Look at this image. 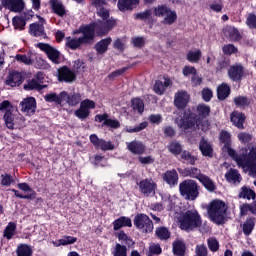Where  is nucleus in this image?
I'll return each instance as SVG.
<instances>
[{"mask_svg": "<svg viewBox=\"0 0 256 256\" xmlns=\"http://www.w3.org/2000/svg\"><path fill=\"white\" fill-rule=\"evenodd\" d=\"M211 115V107L205 103H200L196 106V113L187 110L183 113L182 118L179 120L178 127L182 131H189V129H195V127H201L202 131H205L204 119H207Z\"/></svg>", "mask_w": 256, "mask_h": 256, "instance_id": "f257e3e1", "label": "nucleus"}, {"mask_svg": "<svg viewBox=\"0 0 256 256\" xmlns=\"http://www.w3.org/2000/svg\"><path fill=\"white\" fill-rule=\"evenodd\" d=\"M227 154L231 157L238 167L247 169L252 175H256V144H249L240 150V154L231 148V145L224 146Z\"/></svg>", "mask_w": 256, "mask_h": 256, "instance_id": "f03ea898", "label": "nucleus"}, {"mask_svg": "<svg viewBox=\"0 0 256 256\" xmlns=\"http://www.w3.org/2000/svg\"><path fill=\"white\" fill-rule=\"evenodd\" d=\"M97 27L96 23H90L82 25L74 33H81L82 36L78 38H73L71 36L66 37L65 46L71 51H77L81 49V45H93L95 43V28Z\"/></svg>", "mask_w": 256, "mask_h": 256, "instance_id": "7ed1b4c3", "label": "nucleus"}, {"mask_svg": "<svg viewBox=\"0 0 256 256\" xmlns=\"http://www.w3.org/2000/svg\"><path fill=\"white\" fill-rule=\"evenodd\" d=\"M97 15L101 17L102 20L92 22L96 24L95 35H97V37H105V35H109V32L117 25V20L113 17L109 18L110 14L107 8L99 9Z\"/></svg>", "mask_w": 256, "mask_h": 256, "instance_id": "20e7f679", "label": "nucleus"}, {"mask_svg": "<svg viewBox=\"0 0 256 256\" xmlns=\"http://www.w3.org/2000/svg\"><path fill=\"white\" fill-rule=\"evenodd\" d=\"M229 207L222 200H213L210 202L207 213L210 221L216 225H224L227 219V210Z\"/></svg>", "mask_w": 256, "mask_h": 256, "instance_id": "39448f33", "label": "nucleus"}, {"mask_svg": "<svg viewBox=\"0 0 256 256\" xmlns=\"http://www.w3.org/2000/svg\"><path fill=\"white\" fill-rule=\"evenodd\" d=\"M0 111L4 113L3 120L7 129L13 130L18 125H21L23 116L13 113V104L9 100H4L0 103Z\"/></svg>", "mask_w": 256, "mask_h": 256, "instance_id": "423d86ee", "label": "nucleus"}, {"mask_svg": "<svg viewBox=\"0 0 256 256\" xmlns=\"http://www.w3.org/2000/svg\"><path fill=\"white\" fill-rule=\"evenodd\" d=\"M179 223L182 231H193L203 225V220L201 219L199 212L192 209L182 213Z\"/></svg>", "mask_w": 256, "mask_h": 256, "instance_id": "0eeeda50", "label": "nucleus"}, {"mask_svg": "<svg viewBox=\"0 0 256 256\" xmlns=\"http://www.w3.org/2000/svg\"><path fill=\"white\" fill-rule=\"evenodd\" d=\"M153 13L155 17L162 18V25H175L177 23V11L171 9L167 4H160L153 8Z\"/></svg>", "mask_w": 256, "mask_h": 256, "instance_id": "6e6552de", "label": "nucleus"}, {"mask_svg": "<svg viewBox=\"0 0 256 256\" xmlns=\"http://www.w3.org/2000/svg\"><path fill=\"white\" fill-rule=\"evenodd\" d=\"M199 184L193 179H186L179 184V193L186 201H195L199 197Z\"/></svg>", "mask_w": 256, "mask_h": 256, "instance_id": "1a4fd4ad", "label": "nucleus"}, {"mask_svg": "<svg viewBox=\"0 0 256 256\" xmlns=\"http://www.w3.org/2000/svg\"><path fill=\"white\" fill-rule=\"evenodd\" d=\"M134 227L143 233H153V220L147 214L139 213L133 219Z\"/></svg>", "mask_w": 256, "mask_h": 256, "instance_id": "9d476101", "label": "nucleus"}, {"mask_svg": "<svg viewBox=\"0 0 256 256\" xmlns=\"http://www.w3.org/2000/svg\"><path fill=\"white\" fill-rule=\"evenodd\" d=\"M139 192L143 197H154L157 193V182L152 178H145L137 183Z\"/></svg>", "mask_w": 256, "mask_h": 256, "instance_id": "9b49d317", "label": "nucleus"}, {"mask_svg": "<svg viewBox=\"0 0 256 256\" xmlns=\"http://www.w3.org/2000/svg\"><path fill=\"white\" fill-rule=\"evenodd\" d=\"M38 48L43 51L46 57L54 65H59L61 63V52L57 48L51 46L49 43H38Z\"/></svg>", "mask_w": 256, "mask_h": 256, "instance_id": "f8f14e48", "label": "nucleus"}, {"mask_svg": "<svg viewBox=\"0 0 256 256\" xmlns=\"http://www.w3.org/2000/svg\"><path fill=\"white\" fill-rule=\"evenodd\" d=\"M77 79V74L69 66L64 65L57 69V80L59 83H73Z\"/></svg>", "mask_w": 256, "mask_h": 256, "instance_id": "ddd939ff", "label": "nucleus"}, {"mask_svg": "<svg viewBox=\"0 0 256 256\" xmlns=\"http://www.w3.org/2000/svg\"><path fill=\"white\" fill-rule=\"evenodd\" d=\"M228 77L234 83H241L245 77V67L241 63H235L228 69Z\"/></svg>", "mask_w": 256, "mask_h": 256, "instance_id": "4468645a", "label": "nucleus"}, {"mask_svg": "<svg viewBox=\"0 0 256 256\" xmlns=\"http://www.w3.org/2000/svg\"><path fill=\"white\" fill-rule=\"evenodd\" d=\"M95 121L102 123V127H109L110 129H119L121 127V122L117 119L109 118V114H97L95 116Z\"/></svg>", "mask_w": 256, "mask_h": 256, "instance_id": "2eb2a0df", "label": "nucleus"}, {"mask_svg": "<svg viewBox=\"0 0 256 256\" xmlns=\"http://www.w3.org/2000/svg\"><path fill=\"white\" fill-rule=\"evenodd\" d=\"M20 111L27 113L29 116L35 115L37 109V100L34 97H28L20 102Z\"/></svg>", "mask_w": 256, "mask_h": 256, "instance_id": "dca6fc26", "label": "nucleus"}, {"mask_svg": "<svg viewBox=\"0 0 256 256\" xmlns=\"http://www.w3.org/2000/svg\"><path fill=\"white\" fill-rule=\"evenodd\" d=\"M2 7L8 9L12 13H21L25 9V1L23 0H1Z\"/></svg>", "mask_w": 256, "mask_h": 256, "instance_id": "f3484780", "label": "nucleus"}, {"mask_svg": "<svg viewBox=\"0 0 256 256\" xmlns=\"http://www.w3.org/2000/svg\"><path fill=\"white\" fill-rule=\"evenodd\" d=\"M162 181L169 187H177L179 185V173L175 169L167 170L162 174Z\"/></svg>", "mask_w": 256, "mask_h": 256, "instance_id": "a211bd4d", "label": "nucleus"}, {"mask_svg": "<svg viewBox=\"0 0 256 256\" xmlns=\"http://www.w3.org/2000/svg\"><path fill=\"white\" fill-rule=\"evenodd\" d=\"M177 171L182 177H190L191 179H197L198 181L199 179H201V177H203L201 169L193 166L186 168H177Z\"/></svg>", "mask_w": 256, "mask_h": 256, "instance_id": "6ab92c4d", "label": "nucleus"}, {"mask_svg": "<svg viewBox=\"0 0 256 256\" xmlns=\"http://www.w3.org/2000/svg\"><path fill=\"white\" fill-rule=\"evenodd\" d=\"M37 18H39L40 23H32L29 26V33L30 35H33V37H43L47 36V33H45V26H43V23H45V20L40 15H37Z\"/></svg>", "mask_w": 256, "mask_h": 256, "instance_id": "aec40b11", "label": "nucleus"}, {"mask_svg": "<svg viewBox=\"0 0 256 256\" xmlns=\"http://www.w3.org/2000/svg\"><path fill=\"white\" fill-rule=\"evenodd\" d=\"M246 119H247V116H245V113H243V112L234 110L230 114V121H231L232 125H234V127H236L237 129H240V131L245 129Z\"/></svg>", "mask_w": 256, "mask_h": 256, "instance_id": "412c9836", "label": "nucleus"}, {"mask_svg": "<svg viewBox=\"0 0 256 256\" xmlns=\"http://www.w3.org/2000/svg\"><path fill=\"white\" fill-rule=\"evenodd\" d=\"M23 83V74L19 71H11L9 72L6 78V85L10 87H19Z\"/></svg>", "mask_w": 256, "mask_h": 256, "instance_id": "4be33fe9", "label": "nucleus"}, {"mask_svg": "<svg viewBox=\"0 0 256 256\" xmlns=\"http://www.w3.org/2000/svg\"><path fill=\"white\" fill-rule=\"evenodd\" d=\"M62 102L65 101L69 107H76L81 102V94L73 93L69 94L67 91L61 92Z\"/></svg>", "mask_w": 256, "mask_h": 256, "instance_id": "5701e85b", "label": "nucleus"}, {"mask_svg": "<svg viewBox=\"0 0 256 256\" xmlns=\"http://www.w3.org/2000/svg\"><path fill=\"white\" fill-rule=\"evenodd\" d=\"M126 147L132 155H143L145 153V144L138 140L126 142Z\"/></svg>", "mask_w": 256, "mask_h": 256, "instance_id": "b1692460", "label": "nucleus"}, {"mask_svg": "<svg viewBox=\"0 0 256 256\" xmlns=\"http://www.w3.org/2000/svg\"><path fill=\"white\" fill-rule=\"evenodd\" d=\"M141 3V0H118L117 7L119 11L124 13L125 11H133V9H137Z\"/></svg>", "mask_w": 256, "mask_h": 256, "instance_id": "393cba45", "label": "nucleus"}, {"mask_svg": "<svg viewBox=\"0 0 256 256\" xmlns=\"http://www.w3.org/2000/svg\"><path fill=\"white\" fill-rule=\"evenodd\" d=\"M225 179L227 183H231L232 185H239V183L243 181V177L241 176V173H239V170L235 168H230L225 173Z\"/></svg>", "mask_w": 256, "mask_h": 256, "instance_id": "a878e982", "label": "nucleus"}, {"mask_svg": "<svg viewBox=\"0 0 256 256\" xmlns=\"http://www.w3.org/2000/svg\"><path fill=\"white\" fill-rule=\"evenodd\" d=\"M177 159L180 163H183V165H195L198 160L197 156L193 155L189 150H183Z\"/></svg>", "mask_w": 256, "mask_h": 256, "instance_id": "bb28decb", "label": "nucleus"}, {"mask_svg": "<svg viewBox=\"0 0 256 256\" xmlns=\"http://www.w3.org/2000/svg\"><path fill=\"white\" fill-rule=\"evenodd\" d=\"M189 94L186 91L178 92L175 95L174 105L177 109H185L189 103Z\"/></svg>", "mask_w": 256, "mask_h": 256, "instance_id": "cd10ccee", "label": "nucleus"}, {"mask_svg": "<svg viewBox=\"0 0 256 256\" xmlns=\"http://www.w3.org/2000/svg\"><path fill=\"white\" fill-rule=\"evenodd\" d=\"M112 42L113 39L111 37H107L98 41L94 46L97 55H105V52L109 51V46Z\"/></svg>", "mask_w": 256, "mask_h": 256, "instance_id": "c85d7f7f", "label": "nucleus"}, {"mask_svg": "<svg viewBox=\"0 0 256 256\" xmlns=\"http://www.w3.org/2000/svg\"><path fill=\"white\" fill-rule=\"evenodd\" d=\"M223 34L229 39V41H241V33L233 26H226L223 28Z\"/></svg>", "mask_w": 256, "mask_h": 256, "instance_id": "c756f323", "label": "nucleus"}, {"mask_svg": "<svg viewBox=\"0 0 256 256\" xmlns=\"http://www.w3.org/2000/svg\"><path fill=\"white\" fill-rule=\"evenodd\" d=\"M172 252L174 256H185L187 253V244L183 240H175L172 243Z\"/></svg>", "mask_w": 256, "mask_h": 256, "instance_id": "7c9ffc66", "label": "nucleus"}, {"mask_svg": "<svg viewBox=\"0 0 256 256\" xmlns=\"http://www.w3.org/2000/svg\"><path fill=\"white\" fill-rule=\"evenodd\" d=\"M256 218L253 216H248L244 223L242 224V231L246 237H249L255 229Z\"/></svg>", "mask_w": 256, "mask_h": 256, "instance_id": "2f4dec72", "label": "nucleus"}, {"mask_svg": "<svg viewBox=\"0 0 256 256\" xmlns=\"http://www.w3.org/2000/svg\"><path fill=\"white\" fill-rule=\"evenodd\" d=\"M51 9L52 12L58 17H65V15H67V9H65V5H63V2L59 0L51 1Z\"/></svg>", "mask_w": 256, "mask_h": 256, "instance_id": "473e14b6", "label": "nucleus"}, {"mask_svg": "<svg viewBox=\"0 0 256 256\" xmlns=\"http://www.w3.org/2000/svg\"><path fill=\"white\" fill-rule=\"evenodd\" d=\"M114 231H119V229L123 227H133V223L131 222V218L127 216H121L116 219L112 223Z\"/></svg>", "mask_w": 256, "mask_h": 256, "instance_id": "72a5a7b5", "label": "nucleus"}, {"mask_svg": "<svg viewBox=\"0 0 256 256\" xmlns=\"http://www.w3.org/2000/svg\"><path fill=\"white\" fill-rule=\"evenodd\" d=\"M171 85V79L164 77V82L161 80H156L153 90L156 95H163L165 93V88Z\"/></svg>", "mask_w": 256, "mask_h": 256, "instance_id": "f704fd0d", "label": "nucleus"}, {"mask_svg": "<svg viewBox=\"0 0 256 256\" xmlns=\"http://www.w3.org/2000/svg\"><path fill=\"white\" fill-rule=\"evenodd\" d=\"M231 95V87L227 83H222L217 87V97L219 101H225Z\"/></svg>", "mask_w": 256, "mask_h": 256, "instance_id": "c9c22d12", "label": "nucleus"}, {"mask_svg": "<svg viewBox=\"0 0 256 256\" xmlns=\"http://www.w3.org/2000/svg\"><path fill=\"white\" fill-rule=\"evenodd\" d=\"M47 85L39 84L37 79H28L26 83L24 84L25 91H43Z\"/></svg>", "mask_w": 256, "mask_h": 256, "instance_id": "e433bc0d", "label": "nucleus"}, {"mask_svg": "<svg viewBox=\"0 0 256 256\" xmlns=\"http://www.w3.org/2000/svg\"><path fill=\"white\" fill-rule=\"evenodd\" d=\"M238 199H247L248 201H255L256 193L253 189L249 188V186H242L240 188V192L238 194Z\"/></svg>", "mask_w": 256, "mask_h": 256, "instance_id": "4c0bfd02", "label": "nucleus"}, {"mask_svg": "<svg viewBox=\"0 0 256 256\" xmlns=\"http://www.w3.org/2000/svg\"><path fill=\"white\" fill-rule=\"evenodd\" d=\"M199 150L201 151L203 157H213V147L205 138H202L199 143Z\"/></svg>", "mask_w": 256, "mask_h": 256, "instance_id": "58836bf2", "label": "nucleus"}, {"mask_svg": "<svg viewBox=\"0 0 256 256\" xmlns=\"http://www.w3.org/2000/svg\"><path fill=\"white\" fill-rule=\"evenodd\" d=\"M167 149L174 157H179V154L183 151V145L177 140H172L168 143Z\"/></svg>", "mask_w": 256, "mask_h": 256, "instance_id": "ea45409f", "label": "nucleus"}, {"mask_svg": "<svg viewBox=\"0 0 256 256\" xmlns=\"http://www.w3.org/2000/svg\"><path fill=\"white\" fill-rule=\"evenodd\" d=\"M252 213V215H256V200L254 203H243L240 205V215L241 217H245L248 213Z\"/></svg>", "mask_w": 256, "mask_h": 256, "instance_id": "a19ab883", "label": "nucleus"}, {"mask_svg": "<svg viewBox=\"0 0 256 256\" xmlns=\"http://www.w3.org/2000/svg\"><path fill=\"white\" fill-rule=\"evenodd\" d=\"M200 183L205 187L206 190H208L210 193H213L215 189H217V186H215V183L209 176L202 174V176L199 179Z\"/></svg>", "mask_w": 256, "mask_h": 256, "instance_id": "79ce46f5", "label": "nucleus"}, {"mask_svg": "<svg viewBox=\"0 0 256 256\" xmlns=\"http://www.w3.org/2000/svg\"><path fill=\"white\" fill-rule=\"evenodd\" d=\"M155 236L157 237V239H160V241H167V239L171 238V232L167 227L160 226L156 228Z\"/></svg>", "mask_w": 256, "mask_h": 256, "instance_id": "37998d69", "label": "nucleus"}, {"mask_svg": "<svg viewBox=\"0 0 256 256\" xmlns=\"http://www.w3.org/2000/svg\"><path fill=\"white\" fill-rule=\"evenodd\" d=\"M17 256H33V248L29 244H19L16 248Z\"/></svg>", "mask_w": 256, "mask_h": 256, "instance_id": "c03bdc74", "label": "nucleus"}, {"mask_svg": "<svg viewBox=\"0 0 256 256\" xmlns=\"http://www.w3.org/2000/svg\"><path fill=\"white\" fill-rule=\"evenodd\" d=\"M77 243V237H73V236H63V238L59 239L58 242H53L54 247H61V245L63 247L67 246V245H73Z\"/></svg>", "mask_w": 256, "mask_h": 256, "instance_id": "a18cd8bd", "label": "nucleus"}, {"mask_svg": "<svg viewBox=\"0 0 256 256\" xmlns=\"http://www.w3.org/2000/svg\"><path fill=\"white\" fill-rule=\"evenodd\" d=\"M233 103L240 109H245V107H249L251 105V100H249L247 96L239 95L233 99Z\"/></svg>", "mask_w": 256, "mask_h": 256, "instance_id": "49530a36", "label": "nucleus"}, {"mask_svg": "<svg viewBox=\"0 0 256 256\" xmlns=\"http://www.w3.org/2000/svg\"><path fill=\"white\" fill-rule=\"evenodd\" d=\"M133 111H137L140 115L145 111V103L141 98H133L131 100Z\"/></svg>", "mask_w": 256, "mask_h": 256, "instance_id": "de8ad7c7", "label": "nucleus"}, {"mask_svg": "<svg viewBox=\"0 0 256 256\" xmlns=\"http://www.w3.org/2000/svg\"><path fill=\"white\" fill-rule=\"evenodd\" d=\"M153 17V10L152 9H146L143 12H139L134 14V19L139 21H149Z\"/></svg>", "mask_w": 256, "mask_h": 256, "instance_id": "09e8293b", "label": "nucleus"}, {"mask_svg": "<svg viewBox=\"0 0 256 256\" xmlns=\"http://www.w3.org/2000/svg\"><path fill=\"white\" fill-rule=\"evenodd\" d=\"M44 99L47 103H56V105H61V103H63V97L61 96V92L59 95H57V93L46 94Z\"/></svg>", "mask_w": 256, "mask_h": 256, "instance_id": "8fccbe9b", "label": "nucleus"}, {"mask_svg": "<svg viewBox=\"0 0 256 256\" xmlns=\"http://www.w3.org/2000/svg\"><path fill=\"white\" fill-rule=\"evenodd\" d=\"M15 231H17V224H15V222H10L4 230L3 237H6L8 240L13 239Z\"/></svg>", "mask_w": 256, "mask_h": 256, "instance_id": "3c124183", "label": "nucleus"}, {"mask_svg": "<svg viewBox=\"0 0 256 256\" xmlns=\"http://www.w3.org/2000/svg\"><path fill=\"white\" fill-rule=\"evenodd\" d=\"M12 25L14 29H19V31H23L25 30V25H27V22L21 16H15L12 19Z\"/></svg>", "mask_w": 256, "mask_h": 256, "instance_id": "603ef678", "label": "nucleus"}, {"mask_svg": "<svg viewBox=\"0 0 256 256\" xmlns=\"http://www.w3.org/2000/svg\"><path fill=\"white\" fill-rule=\"evenodd\" d=\"M74 115L81 121H85V119L91 115V111L86 110V108H83V106L80 105L79 109L75 110Z\"/></svg>", "mask_w": 256, "mask_h": 256, "instance_id": "864d4df0", "label": "nucleus"}, {"mask_svg": "<svg viewBox=\"0 0 256 256\" xmlns=\"http://www.w3.org/2000/svg\"><path fill=\"white\" fill-rule=\"evenodd\" d=\"M0 178L2 187H11L15 183V178L11 174H1Z\"/></svg>", "mask_w": 256, "mask_h": 256, "instance_id": "5fc2aeb1", "label": "nucleus"}, {"mask_svg": "<svg viewBox=\"0 0 256 256\" xmlns=\"http://www.w3.org/2000/svg\"><path fill=\"white\" fill-rule=\"evenodd\" d=\"M35 69H51V65L47 62V60L36 57L34 60Z\"/></svg>", "mask_w": 256, "mask_h": 256, "instance_id": "6e6d98bb", "label": "nucleus"}, {"mask_svg": "<svg viewBox=\"0 0 256 256\" xmlns=\"http://www.w3.org/2000/svg\"><path fill=\"white\" fill-rule=\"evenodd\" d=\"M149 127V122L144 121L140 123L138 126H135L134 128L131 126L126 127L127 133H139L140 131H143V129H147Z\"/></svg>", "mask_w": 256, "mask_h": 256, "instance_id": "4d7b16f0", "label": "nucleus"}, {"mask_svg": "<svg viewBox=\"0 0 256 256\" xmlns=\"http://www.w3.org/2000/svg\"><path fill=\"white\" fill-rule=\"evenodd\" d=\"M113 256H127V246L117 243L112 251Z\"/></svg>", "mask_w": 256, "mask_h": 256, "instance_id": "13d9d810", "label": "nucleus"}, {"mask_svg": "<svg viewBox=\"0 0 256 256\" xmlns=\"http://www.w3.org/2000/svg\"><path fill=\"white\" fill-rule=\"evenodd\" d=\"M220 143L224 144V147H229L231 145V134L225 130L220 132Z\"/></svg>", "mask_w": 256, "mask_h": 256, "instance_id": "bf43d9fd", "label": "nucleus"}, {"mask_svg": "<svg viewBox=\"0 0 256 256\" xmlns=\"http://www.w3.org/2000/svg\"><path fill=\"white\" fill-rule=\"evenodd\" d=\"M194 253V256H208L209 250L205 244H197Z\"/></svg>", "mask_w": 256, "mask_h": 256, "instance_id": "052dcab7", "label": "nucleus"}, {"mask_svg": "<svg viewBox=\"0 0 256 256\" xmlns=\"http://www.w3.org/2000/svg\"><path fill=\"white\" fill-rule=\"evenodd\" d=\"M201 59V50L189 51L187 54V61L190 63H197Z\"/></svg>", "mask_w": 256, "mask_h": 256, "instance_id": "680f3d73", "label": "nucleus"}, {"mask_svg": "<svg viewBox=\"0 0 256 256\" xmlns=\"http://www.w3.org/2000/svg\"><path fill=\"white\" fill-rule=\"evenodd\" d=\"M14 59L18 63H24V65H33V60L31 59V57H29V56H27L25 54H16Z\"/></svg>", "mask_w": 256, "mask_h": 256, "instance_id": "e2e57ef3", "label": "nucleus"}, {"mask_svg": "<svg viewBox=\"0 0 256 256\" xmlns=\"http://www.w3.org/2000/svg\"><path fill=\"white\" fill-rule=\"evenodd\" d=\"M207 245L212 253H217V251H219V241L217 238H208Z\"/></svg>", "mask_w": 256, "mask_h": 256, "instance_id": "0e129e2a", "label": "nucleus"}, {"mask_svg": "<svg viewBox=\"0 0 256 256\" xmlns=\"http://www.w3.org/2000/svg\"><path fill=\"white\" fill-rule=\"evenodd\" d=\"M161 253H163V249L161 248V245L152 244L149 246V251L147 253V256L161 255Z\"/></svg>", "mask_w": 256, "mask_h": 256, "instance_id": "69168bd1", "label": "nucleus"}, {"mask_svg": "<svg viewBox=\"0 0 256 256\" xmlns=\"http://www.w3.org/2000/svg\"><path fill=\"white\" fill-rule=\"evenodd\" d=\"M98 149H101V151H113V149H115V145L111 141H105L102 139Z\"/></svg>", "mask_w": 256, "mask_h": 256, "instance_id": "338daca9", "label": "nucleus"}, {"mask_svg": "<svg viewBox=\"0 0 256 256\" xmlns=\"http://www.w3.org/2000/svg\"><path fill=\"white\" fill-rule=\"evenodd\" d=\"M246 25L249 29H256V15L253 13L248 14Z\"/></svg>", "mask_w": 256, "mask_h": 256, "instance_id": "774afa93", "label": "nucleus"}]
</instances>
